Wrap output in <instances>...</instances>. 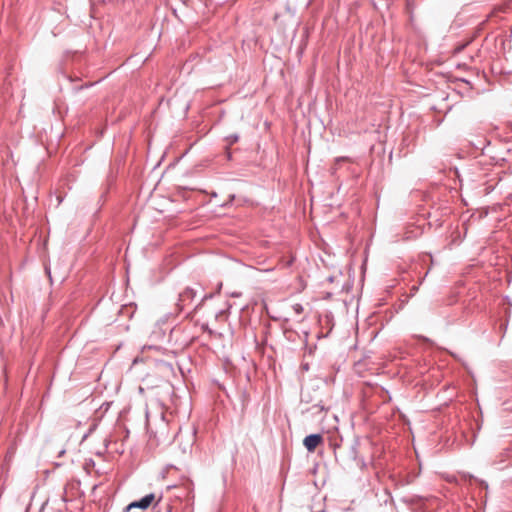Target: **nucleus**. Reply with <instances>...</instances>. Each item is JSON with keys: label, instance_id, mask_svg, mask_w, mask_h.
Wrapping results in <instances>:
<instances>
[{"label": "nucleus", "instance_id": "11", "mask_svg": "<svg viewBox=\"0 0 512 512\" xmlns=\"http://www.w3.org/2000/svg\"><path fill=\"white\" fill-rule=\"evenodd\" d=\"M428 273H429V270L425 273V275L423 276V278L420 280V284L423 282V280L425 279L426 276H428Z\"/></svg>", "mask_w": 512, "mask_h": 512}, {"label": "nucleus", "instance_id": "6", "mask_svg": "<svg viewBox=\"0 0 512 512\" xmlns=\"http://www.w3.org/2000/svg\"><path fill=\"white\" fill-rule=\"evenodd\" d=\"M225 140L229 145H233L239 141V135L236 133L230 134L225 138Z\"/></svg>", "mask_w": 512, "mask_h": 512}, {"label": "nucleus", "instance_id": "5", "mask_svg": "<svg viewBox=\"0 0 512 512\" xmlns=\"http://www.w3.org/2000/svg\"><path fill=\"white\" fill-rule=\"evenodd\" d=\"M423 500L422 497L420 496H416V495H413V496H405V497H402L401 498V501L407 505H414V504H419L421 503Z\"/></svg>", "mask_w": 512, "mask_h": 512}, {"label": "nucleus", "instance_id": "10", "mask_svg": "<svg viewBox=\"0 0 512 512\" xmlns=\"http://www.w3.org/2000/svg\"><path fill=\"white\" fill-rule=\"evenodd\" d=\"M203 329L208 331L210 334L212 333V330H210L207 325H203Z\"/></svg>", "mask_w": 512, "mask_h": 512}, {"label": "nucleus", "instance_id": "9", "mask_svg": "<svg viewBox=\"0 0 512 512\" xmlns=\"http://www.w3.org/2000/svg\"><path fill=\"white\" fill-rule=\"evenodd\" d=\"M418 289H419L418 285H413L411 287V289H410L411 290V294L414 295L418 291Z\"/></svg>", "mask_w": 512, "mask_h": 512}, {"label": "nucleus", "instance_id": "3", "mask_svg": "<svg viewBox=\"0 0 512 512\" xmlns=\"http://www.w3.org/2000/svg\"><path fill=\"white\" fill-rule=\"evenodd\" d=\"M323 437L321 434L315 433V434H309L304 438L303 444L307 451L313 452L316 447L322 443Z\"/></svg>", "mask_w": 512, "mask_h": 512}, {"label": "nucleus", "instance_id": "4", "mask_svg": "<svg viewBox=\"0 0 512 512\" xmlns=\"http://www.w3.org/2000/svg\"><path fill=\"white\" fill-rule=\"evenodd\" d=\"M230 304L226 302V307L213 311L214 317L217 321H226L229 314Z\"/></svg>", "mask_w": 512, "mask_h": 512}, {"label": "nucleus", "instance_id": "12", "mask_svg": "<svg viewBox=\"0 0 512 512\" xmlns=\"http://www.w3.org/2000/svg\"><path fill=\"white\" fill-rule=\"evenodd\" d=\"M211 297H212L211 295H209V296L205 295V296L203 297L202 301H203V300H205V299H207V298H211Z\"/></svg>", "mask_w": 512, "mask_h": 512}, {"label": "nucleus", "instance_id": "2", "mask_svg": "<svg viewBox=\"0 0 512 512\" xmlns=\"http://www.w3.org/2000/svg\"><path fill=\"white\" fill-rule=\"evenodd\" d=\"M195 296L196 292L192 288L187 287L184 289V291L179 294L177 302L179 311H184L185 308L193 302Z\"/></svg>", "mask_w": 512, "mask_h": 512}, {"label": "nucleus", "instance_id": "7", "mask_svg": "<svg viewBox=\"0 0 512 512\" xmlns=\"http://www.w3.org/2000/svg\"><path fill=\"white\" fill-rule=\"evenodd\" d=\"M292 309H293V311H294L296 314H298V315L302 314V313H303V311H304V308H303V306H302L300 303H296V304H294V305L292 306Z\"/></svg>", "mask_w": 512, "mask_h": 512}, {"label": "nucleus", "instance_id": "8", "mask_svg": "<svg viewBox=\"0 0 512 512\" xmlns=\"http://www.w3.org/2000/svg\"><path fill=\"white\" fill-rule=\"evenodd\" d=\"M507 328H508V321L500 323L499 331L502 333V337L505 335Z\"/></svg>", "mask_w": 512, "mask_h": 512}, {"label": "nucleus", "instance_id": "1", "mask_svg": "<svg viewBox=\"0 0 512 512\" xmlns=\"http://www.w3.org/2000/svg\"><path fill=\"white\" fill-rule=\"evenodd\" d=\"M161 500H162V495L156 497V494L150 493V494L145 495L141 499L133 501L130 504H128L123 509L122 512H130L132 509H135V508L145 510L151 505H152L153 509L156 510L160 506Z\"/></svg>", "mask_w": 512, "mask_h": 512}]
</instances>
